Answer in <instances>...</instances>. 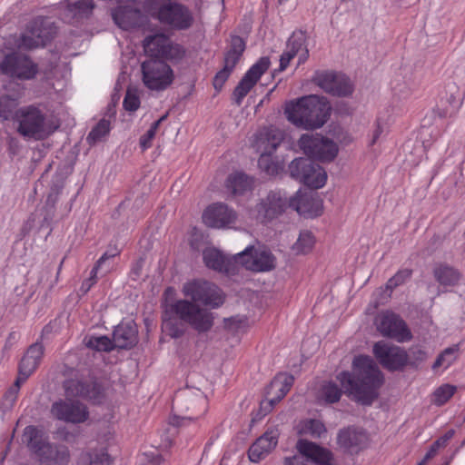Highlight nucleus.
Wrapping results in <instances>:
<instances>
[{"label": "nucleus", "instance_id": "obj_1", "mask_svg": "<svg viewBox=\"0 0 465 465\" xmlns=\"http://www.w3.org/2000/svg\"><path fill=\"white\" fill-rule=\"evenodd\" d=\"M182 292L191 301H176L170 304V312L198 332H206L211 330L213 325V313L200 308L196 303L199 302L213 308L221 306L224 302L221 289L210 282L194 279L186 282Z\"/></svg>", "mask_w": 465, "mask_h": 465}, {"label": "nucleus", "instance_id": "obj_2", "mask_svg": "<svg viewBox=\"0 0 465 465\" xmlns=\"http://www.w3.org/2000/svg\"><path fill=\"white\" fill-rule=\"evenodd\" d=\"M290 207L300 215L308 218L320 216L323 212V201L317 193L297 192L296 195L287 199L281 192H271L255 206L246 209L241 214L242 221L252 225L255 223H266L281 215Z\"/></svg>", "mask_w": 465, "mask_h": 465}, {"label": "nucleus", "instance_id": "obj_3", "mask_svg": "<svg viewBox=\"0 0 465 465\" xmlns=\"http://www.w3.org/2000/svg\"><path fill=\"white\" fill-rule=\"evenodd\" d=\"M353 374L343 371L339 374L346 392L356 401L370 405L378 397V390L383 383V375L370 356L360 355L352 362Z\"/></svg>", "mask_w": 465, "mask_h": 465}, {"label": "nucleus", "instance_id": "obj_4", "mask_svg": "<svg viewBox=\"0 0 465 465\" xmlns=\"http://www.w3.org/2000/svg\"><path fill=\"white\" fill-rule=\"evenodd\" d=\"M65 400L53 404L51 412L58 420L71 423L84 422L89 412L84 405L72 398L80 397L100 403L101 391L96 384L85 385L78 380H69L64 382Z\"/></svg>", "mask_w": 465, "mask_h": 465}, {"label": "nucleus", "instance_id": "obj_5", "mask_svg": "<svg viewBox=\"0 0 465 465\" xmlns=\"http://www.w3.org/2000/svg\"><path fill=\"white\" fill-rule=\"evenodd\" d=\"M331 106L324 96H302L286 103L284 114L289 122L304 130L322 128L329 120Z\"/></svg>", "mask_w": 465, "mask_h": 465}, {"label": "nucleus", "instance_id": "obj_6", "mask_svg": "<svg viewBox=\"0 0 465 465\" xmlns=\"http://www.w3.org/2000/svg\"><path fill=\"white\" fill-rule=\"evenodd\" d=\"M16 132L26 141H42L58 128L54 118L39 106L26 105L14 113Z\"/></svg>", "mask_w": 465, "mask_h": 465}, {"label": "nucleus", "instance_id": "obj_7", "mask_svg": "<svg viewBox=\"0 0 465 465\" xmlns=\"http://www.w3.org/2000/svg\"><path fill=\"white\" fill-rule=\"evenodd\" d=\"M143 7L147 15L175 30L188 29L193 23L192 12L174 0H145Z\"/></svg>", "mask_w": 465, "mask_h": 465}, {"label": "nucleus", "instance_id": "obj_8", "mask_svg": "<svg viewBox=\"0 0 465 465\" xmlns=\"http://www.w3.org/2000/svg\"><path fill=\"white\" fill-rule=\"evenodd\" d=\"M282 139V132L274 127L264 128L253 137L252 146L260 153L258 165L270 175L277 173L278 166L272 161L271 155L280 145Z\"/></svg>", "mask_w": 465, "mask_h": 465}, {"label": "nucleus", "instance_id": "obj_9", "mask_svg": "<svg viewBox=\"0 0 465 465\" xmlns=\"http://www.w3.org/2000/svg\"><path fill=\"white\" fill-rule=\"evenodd\" d=\"M24 440L40 457L42 460L63 464L68 461L69 450L66 448L57 450L46 442L44 433L35 426H27L24 430Z\"/></svg>", "mask_w": 465, "mask_h": 465}, {"label": "nucleus", "instance_id": "obj_10", "mask_svg": "<svg viewBox=\"0 0 465 465\" xmlns=\"http://www.w3.org/2000/svg\"><path fill=\"white\" fill-rule=\"evenodd\" d=\"M298 145L305 155L320 162H331L339 153L338 144L334 141L318 134H302Z\"/></svg>", "mask_w": 465, "mask_h": 465}, {"label": "nucleus", "instance_id": "obj_11", "mask_svg": "<svg viewBox=\"0 0 465 465\" xmlns=\"http://www.w3.org/2000/svg\"><path fill=\"white\" fill-rule=\"evenodd\" d=\"M143 82L153 91L167 89L174 80V72L165 62L151 59L142 64Z\"/></svg>", "mask_w": 465, "mask_h": 465}, {"label": "nucleus", "instance_id": "obj_12", "mask_svg": "<svg viewBox=\"0 0 465 465\" xmlns=\"http://www.w3.org/2000/svg\"><path fill=\"white\" fill-rule=\"evenodd\" d=\"M289 170L293 178L313 189L323 187L327 182L325 170L310 159L297 158L293 160Z\"/></svg>", "mask_w": 465, "mask_h": 465}, {"label": "nucleus", "instance_id": "obj_13", "mask_svg": "<svg viewBox=\"0 0 465 465\" xmlns=\"http://www.w3.org/2000/svg\"><path fill=\"white\" fill-rule=\"evenodd\" d=\"M56 34L54 24L44 18L33 21L21 35L17 42L19 49H33L43 46Z\"/></svg>", "mask_w": 465, "mask_h": 465}, {"label": "nucleus", "instance_id": "obj_14", "mask_svg": "<svg viewBox=\"0 0 465 465\" xmlns=\"http://www.w3.org/2000/svg\"><path fill=\"white\" fill-rule=\"evenodd\" d=\"M374 324L381 335L393 339L398 342H406L412 338L411 331L406 322L398 314L391 311L380 312L375 318Z\"/></svg>", "mask_w": 465, "mask_h": 465}, {"label": "nucleus", "instance_id": "obj_15", "mask_svg": "<svg viewBox=\"0 0 465 465\" xmlns=\"http://www.w3.org/2000/svg\"><path fill=\"white\" fill-rule=\"evenodd\" d=\"M300 455L285 460V465H331V452L316 443L300 440L297 443Z\"/></svg>", "mask_w": 465, "mask_h": 465}, {"label": "nucleus", "instance_id": "obj_16", "mask_svg": "<svg viewBox=\"0 0 465 465\" xmlns=\"http://www.w3.org/2000/svg\"><path fill=\"white\" fill-rule=\"evenodd\" d=\"M250 251V248H245L235 255L227 256L214 247H208L203 252V259L209 269L225 274H234L239 272L240 259L246 257Z\"/></svg>", "mask_w": 465, "mask_h": 465}, {"label": "nucleus", "instance_id": "obj_17", "mask_svg": "<svg viewBox=\"0 0 465 465\" xmlns=\"http://www.w3.org/2000/svg\"><path fill=\"white\" fill-rule=\"evenodd\" d=\"M312 82L325 93L339 97L349 96L354 90L346 75L331 71L316 72Z\"/></svg>", "mask_w": 465, "mask_h": 465}, {"label": "nucleus", "instance_id": "obj_18", "mask_svg": "<svg viewBox=\"0 0 465 465\" xmlns=\"http://www.w3.org/2000/svg\"><path fill=\"white\" fill-rule=\"evenodd\" d=\"M238 218L237 212L224 203H213L208 205L202 215L203 223L213 229L233 228Z\"/></svg>", "mask_w": 465, "mask_h": 465}, {"label": "nucleus", "instance_id": "obj_19", "mask_svg": "<svg viewBox=\"0 0 465 465\" xmlns=\"http://www.w3.org/2000/svg\"><path fill=\"white\" fill-rule=\"evenodd\" d=\"M372 351L380 363L388 370H400L408 363L409 356L404 349L384 341L376 342Z\"/></svg>", "mask_w": 465, "mask_h": 465}, {"label": "nucleus", "instance_id": "obj_20", "mask_svg": "<svg viewBox=\"0 0 465 465\" xmlns=\"http://www.w3.org/2000/svg\"><path fill=\"white\" fill-rule=\"evenodd\" d=\"M269 66V58L262 57L245 73L232 94L233 99L238 105L242 104L243 98L257 84L262 75L268 70Z\"/></svg>", "mask_w": 465, "mask_h": 465}, {"label": "nucleus", "instance_id": "obj_21", "mask_svg": "<svg viewBox=\"0 0 465 465\" xmlns=\"http://www.w3.org/2000/svg\"><path fill=\"white\" fill-rule=\"evenodd\" d=\"M37 73V64L28 55L16 53L8 54L4 74L20 80H31Z\"/></svg>", "mask_w": 465, "mask_h": 465}, {"label": "nucleus", "instance_id": "obj_22", "mask_svg": "<svg viewBox=\"0 0 465 465\" xmlns=\"http://www.w3.org/2000/svg\"><path fill=\"white\" fill-rule=\"evenodd\" d=\"M251 251L249 254L240 259L239 270L245 268L254 272H266L275 267V258L272 252L265 248L254 249L252 246H248Z\"/></svg>", "mask_w": 465, "mask_h": 465}, {"label": "nucleus", "instance_id": "obj_23", "mask_svg": "<svg viewBox=\"0 0 465 465\" xmlns=\"http://www.w3.org/2000/svg\"><path fill=\"white\" fill-rule=\"evenodd\" d=\"M130 4H119L120 5L112 12L114 23L124 30L141 26L147 21V17L140 10L131 8Z\"/></svg>", "mask_w": 465, "mask_h": 465}, {"label": "nucleus", "instance_id": "obj_24", "mask_svg": "<svg viewBox=\"0 0 465 465\" xmlns=\"http://www.w3.org/2000/svg\"><path fill=\"white\" fill-rule=\"evenodd\" d=\"M44 354V347L36 342L29 347L19 364V373L15 381L16 390L36 370Z\"/></svg>", "mask_w": 465, "mask_h": 465}, {"label": "nucleus", "instance_id": "obj_25", "mask_svg": "<svg viewBox=\"0 0 465 465\" xmlns=\"http://www.w3.org/2000/svg\"><path fill=\"white\" fill-rule=\"evenodd\" d=\"M338 444L348 452L359 453L367 448L369 444V436L361 429L347 428L340 431L338 435Z\"/></svg>", "mask_w": 465, "mask_h": 465}, {"label": "nucleus", "instance_id": "obj_26", "mask_svg": "<svg viewBox=\"0 0 465 465\" xmlns=\"http://www.w3.org/2000/svg\"><path fill=\"white\" fill-rule=\"evenodd\" d=\"M94 7L93 0H67L61 5L60 17L66 23L78 22L87 18Z\"/></svg>", "mask_w": 465, "mask_h": 465}, {"label": "nucleus", "instance_id": "obj_27", "mask_svg": "<svg viewBox=\"0 0 465 465\" xmlns=\"http://www.w3.org/2000/svg\"><path fill=\"white\" fill-rule=\"evenodd\" d=\"M295 56L299 58V64L305 62L308 57V50L304 45V39L302 35L293 34L288 39L286 49L281 55L280 71L285 70L292 59Z\"/></svg>", "mask_w": 465, "mask_h": 465}, {"label": "nucleus", "instance_id": "obj_28", "mask_svg": "<svg viewBox=\"0 0 465 465\" xmlns=\"http://www.w3.org/2000/svg\"><path fill=\"white\" fill-rule=\"evenodd\" d=\"M293 381V377L287 373L277 374L267 389V400L262 401V404H269L272 407L279 402L289 392Z\"/></svg>", "mask_w": 465, "mask_h": 465}, {"label": "nucleus", "instance_id": "obj_29", "mask_svg": "<svg viewBox=\"0 0 465 465\" xmlns=\"http://www.w3.org/2000/svg\"><path fill=\"white\" fill-rule=\"evenodd\" d=\"M277 442V434L274 431H266L250 447L249 459L252 462H259L276 447Z\"/></svg>", "mask_w": 465, "mask_h": 465}, {"label": "nucleus", "instance_id": "obj_30", "mask_svg": "<svg viewBox=\"0 0 465 465\" xmlns=\"http://www.w3.org/2000/svg\"><path fill=\"white\" fill-rule=\"evenodd\" d=\"M137 327L134 322H122L114 331V346L120 349L132 348L137 342Z\"/></svg>", "mask_w": 465, "mask_h": 465}, {"label": "nucleus", "instance_id": "obj_31", "mask_svg": "<svg viewBox=\"0 0 465 465\" xmlns=\"http://www.w3.org/2000/svg\"><path fill=\"white\" fill-rule=\"evenodd\" d=\"M252 187L253 180L240 172L231 173L225 181V188L235 197L245 195Z\"/></svg>", "mask_w": 465, "mask_h": 465}, {"label": "nucleus", "instance_id": "obj_32", "mask_svg": "<svg viewBox=\"0 0 465 465\" xmlns=\"http://www.w3.org/2000/svg\"><path fill=\"white\" fill-rule=\"evenodd\" d=\"M297 433L301 436L320 438L326 432L324 423L317 419H304L295 426Z\"/></svg>", "mask_w": 465, "mask_h": 465}, {"label": "nucleus", "instance_id": "obj_33", "mask_svg": "<svg viewBox=\"0 0 465 465\" xmlns=\"http://www.w3.org/2000/svg\"><path fill=\"white\" fill-rule=\"evenodd\" d=\"M169 38L163 34H157L143 40V49L151 57L160 58L167 47Z\"/></svg>", "mask_w": 465, "mask_h": 465}, {"label": "nucleus", "instance_id": "obj_34", "mask_svg": "<svg viewBox=\"0 0 465 465\" xmlns=\"http://www.w3.org/2000/svg\"><path fill=\"white\" fill-rule=\"evenodd\" d=\"M316 400L319 403H333L340 400L341 391L331 381H324L316 390Z\"/></svg>", "mask_w": 465, "mask_h": 465}, {"label": "nucleus", "instance_id": "obj_35", "mask_svg": "<svg viewBox=\"0 0 465 465\" xmlns=\"http://www.w3.org/2000/svg\"><path fill=\"white\" fill-rule=\"evenodd\" d=\"M169 314L174 313L170 312V304H166L165 314L162 323L163 331L174 339L183 336L186 329L184 324L178 319L169 316Z\"/></svg>", "mask_w": 465, "mask_h": 465}, {"label": "nucleus", "instance_id": "obj_36", "mask_svg": "<svg viewBox=\"0 0 465 465\" xmlns=\"http://www.w3.org/2000/svg\"><path fill=\"white\" fill-rule=\"evenodd\" d=\"M315 237L310 231L300 232L297 241L292 246V251L296 255H302L311 252L315 245Z\"/></svg>", "mask_w": 465, "mask_h": 465}, {"label": "nucleus", "instance_id": "obj_37", "mask_svg": "<svg viewBox=\"0 0 465 465\" xmlns=\"http://www.w3.org/2000/svg\"><path fill=\"white\" fill-rule=\"evenodd\" d=\"M459 351L460 346L458 344L445 349L436 359L432 365V370L435 371L439 369H441L442 371L447 370L457 360Z\"/></svg>", "mask_w": 465, "mask_h": 465}, {"label": "nucleus", "instance_id": "obj_38", "mask_svg": "<svg viewBox=\"0 0 465 465\" xmlns=\"http://www.w3.org/2000/svg\"><path fill=\"white\" fill-rule=\"evenodd\" d=\"M225 329L234 335L245 333L251 327V322L246 316L236 315L224 319Z\"/></svg>", "mask_w": 465, "mask_h": 465}, {"label": "nucleus", "instance_id": "obj_39", "mask_svg": "<svg viewBox=\"0 0 465 465\" xmlns=\"http://www.w3.org/2000/svg\"><path fill=\"white\" fill-rule=\"evenodd\" d=\"M112 459L105 450L84 452L78 459V465H110Z\"/></svg>", "mask_w": 465, "mask_h": 465}, {"label": "nucleus", "instance_id": "obj_40", "mask_svg": "<svg viewBox=\"0 0 465 465\" xmlns=\"http://www.w3.org/2000/svg\"><path fill=\"white\" fill-rule=\"evenodd\" d=\"M457 391V387L451 384H442L433 391L431 402L436 406L447 403Z\"/></svg>", "mask_w": 465, "mask_h": 465}, {"label": "nucleus", "instance_id": "obj_41", "mask_svg": "<svg viewBox=\"0 0 465 465\" xmlns=\"http://www.w3.org/2000/svg\"><path fill=\"white\" fill-rule=\"evenodd\" d=\"M21 92L14 95H4L0 97V119L7 120L13 118V111L17 105V101L21 96Z\"/></svg>", "mask_w": 465, "mask_h": 465}, {"label": "nucleus", "instance_id": "obj_42", "mask_svg": "<svg viewBox=\"0 0 465 465\" xmlns=\"http://www.w3.org/2000/svg\"><path fill=\"white\" fill-rule=\"evenodd\" d=\"M436 280L442 285H454L459 280V273L452 268L439 266L434 270Z\"/></svg>", "mask_w": 465, "mask_h": 465}, {"label": "nucleus", "instance_id": "obj_43", "mask_svg": "<svg viewBox=\"0 0 465 465\" xmlns=\"http://www.w3.org/2000/svg\"><path fill=\"white\" fill-rule=\"evenodd\" d=\"M85 345L88 348L97 351H110L115 347L114 340L112 341L110 338L104 335L90 336L86 338Z\"/></svg>", "mask_w": 465, "mask_h": 465}, {"label": "nucleus", "instance_id": "obj_44", "mask_svg": "<svg viewBox=\"0 0 465 465\" xmlns=\"http://www.w3.org/2000/svg\"><path fill=\"white\" fill-rule=\"evenodd\" d=\"M167 115H163L157 121L153 122L147 132L140 137L139 145L143 152L146 151L152 146L153 140L159 129L161 123L165 120Z\"/></svg>", "mask_w": 465, "mask_h": 465}, {"label": "nucleus", "instance_id": "obj_45", "mask_svg": "<svg viewBox=\"0 0 465 465\" xmlns=\"http://www.w3.org/2000/svg\"><path fill=\"white\" fill-rule=\"evenodd\" d=\"M110 132V122L105 119H102L98 124L91 130L87 136L89 143H95L104 139Z\"/></svg>", "mask_w": 465, "mask_h": 465}, {"label": "nucleus", "instance_id": "obj_46", "mask_svg": "<svg viewBox=\"0 0 465 465\" xmlns=\"http://www.w3.org/2000/svg\"><path fill=\"white\" fill-rule=\"evenodd\" d=\"M185 55V50L178 44H173L170 39L168 40L167 47L163 51L161 59H165L173 63L181 61Z\"/></svg>", "mask_w": 465, "mask_h": 465}, {"label": "nucleus", "instance_id": "obj_47", "mask_svg": "<svg viewBox=\"0 0 465 465\" xmlns=\"http://www.w3.org/2000/svg\"><path fill=\"white\" fill-rule=\"evenodd\" d=\"M391 84L394 94L400 98L406 99L412 94V87L411 83L401 79V77L394 78Z\"/></svg>", "mask_w": 465, "mask_h": 465}, {"label": "nucleus", "instance_id": "obj_48", "mask_svg": "<svg viewBox=\"0 0 465 465\" xmlns=\"http://www.w3.org/2000/svg\"><path fill=\"white\" fill-rule=\"evenodd\" d=\"M411 276V270L403 269L397 272L387 282V289L392 290L401 284H403Z\"/></svg>", "mask_w": 465, "mask_h": 465}, {"label": "nucleus", "instance_id": "obj_49", "mask_svg": "<svg viewBox=\"0 0 465 465\" xmlns=\"http://www.w3.org/2000/svg\"><path fill=\"white\" fill-rule=\"evenodd\" d=\"M140 106V99L135 92L128 90L124 99V107L126 111L134 112Z\"/></svg>", "mask_w": 465, "mask_h": 465}, {"label": "nucleus", "instance_id": "obj_50", "mask_svg": "<svg viewBox=\"0 0 465 465\" xmlns=\"http://www.w3.org/2000/svg\"><path fill=\"white\" fill-rule=\"evenodd\" d=\"M232 73V70H230L224 66L223 67V69H221L219 72H217V74H215V76L213 78V87L217 92H220L223 89L225 82L228 80V78Z\"/></svg>", "mask_w": 465, "mask_h": 465}, {"label": "nucleus", "instance_id": "obj_51", "mask_svg": "<svg viewBox=\"0 0 465 465\" xmlns=\"http://www.w3.org/2000/svg\"><path fill=\"white\" fill-rule=\"evenodd\" d=\"M244 49H245V43H244L243 39L237 35L232 36L231 43H230V48L228 51H231V52H233V53H236V54H239L242 55Z\"/></svg>", "mask_w": 465, "mask_h": 465}, {"label": "nucleus", "instance_id": "obj_52", "mask_svg": "<svg viewBox=\"0 0 465 465\" xmlns=\"http://www.w3.org/2000/svg\"><path fill=\"white\" fill-rule=\"evenodd\" d=\"M241 54L227 51L224 57V67L233 71L236 64L239 62L241 58Z\"/></svg>", "mask_w": 465, "mask_h": 465}, {"label": "nucleus", "instance_id": "obj_53", "mask_svg": "<svg viewBox=\"0 0 465 465\" xmlns=\"http://www.w3.org/2000/svg\"><path fill=\"white\" fill-rule=\"evenodd\" d=\"M411 357L413 360V363L421 362L427 359V353L420 347H412L410 350Z\"/></svg>", "mask_w": 465, "mask_h": 465}, {"label": "nucleus", "instance_id": "obj_54", "mask_svg": "<svg viewBox=\"0 0 465 465\" xmlns=\"http://www.w3.org/2000/svg\"><path fill=\"white\" fill-rule=\"evenodd\" d=\"M455 434V430H448L443 436H441L440 438H439L434 443L433 445L435 446V448H437L438 450L441 449V448H444L447 446L448 442L453 438Z\"/></svg>", "mask_w": 465, "mask_h": 465}, {"label": "nucleus", "instance_id": "obj_55", "mask_svg": "<svg viewBox=\"0 0 465 465\" xmlns=\"http://www.w3.org/2000/svg\"><path fill=\"white\" fill-rule=\"evenodd\" d=\"M97 271V267H94L92 269L90 277L82 283L81 291H83L84 292H87L91 289V287L95 283Z\"/></svg>", "mask_w": 465, "mask_h": 465}, {"label": "nucleus", "instance_id": "obj_56", "mask_svg": "<svg viewBox=\"0 0 465 465\" xmlns=\"http://www.w3.org/2000/svg\"><path fill=\"white\" fill-rule=\"evenodd\" d=\"M120 252L118 251V249L116 247L113 248V249H110L108 251H106L101 257L100 259L97 261L96 264L94 265V267H97V270L102 266V264L107 261L108 259H112L117 255H119Z\"/></svg>", "mask_w": 465, "mask_h": 465}, {"label": "nucleus", "instance_id": "obj_57", "mask_svg": "<svg viewBox=\"0 0 465 465\" xmlns=\"http://www.w3.org/2000/svg\"><path fill=\"white\" fill-rule=\"evenodd\" d=\"M381 134H382V128L380 124H378L372 133V136L370 141L371 146H372L373 144L376 143V142L378 141V139L380 138Z\"/></svg>", "mask_w": 465, "mask_h": 465}, {"label": "nucleus", "instance_id": "obj_58", "mask_svg": "<svg viewBox=\"0 0 465 465\" xmlns=\"http://www.w3.org/2000/svg\"><path fill=\"white\" fill-rule=\"evenodd\" d=\"M438 450H439L437 448H435V446L432 444L431 447L430 448V450L425 454L423 459L427 461L430 460L437 454Z\"/></svg>", "mask_w": 465, "mask_h": 465}, {"label": "nucleus", "instance_id": "obj_59", "mask_svg": "<svg viewBox=\"0 0 465 465\" xmlns=\"http://www.w3.org/2000/svg\"><path fill=\"white\" fill-rule=\"evenodd\" d=\"M7 56L4 51L0 50V72L4 73V67L7 64Z\"/></svg>", "mask_w": 465, "mask_h": 465}, {"label": "nucleus", "instance_id": "obj_60", "mask_svg": "<svg viewBox=\"0 0 465 465\" xmlns=\"http://www.w3.org/2000/svg\"><path fill=\"white\" fill-rule=\"evenodd\" d=\"M187 418H180V417H173L171 420V423L176 426H182L185 424V421L187 420Z\"/></svg>", "mask_w": 465, "mask_h": 465}, {"label": "nucleus", "instance_id": "obj_61", "mask_svg": "<svg viewBox=\"0 0 465 465\" xmlns=\"http://www.w3.org/2000/svg\"><path fill=\"white\" fill-rule=\"evenodd\" d=\"M174 293V290L173 288H168L165 291V296L173 295Z\"/></svg>", "mask_w": 465, "mask_h": 465}, {"label": "nucleus", "instance_id": "obj_62", "mask_svg": "<svg viewBox=\"0 0 465 465\" xmlns=\"http://www.w3.org/2000/svg\"><path fill=\"white\" fill-rule=\"evenodd\" d=\"M118 4H124V3H134L136 2V0H116Z\"/></svg>", "mask_w": 465, "mask_h": 465}, {"label": "nucleus", "instance_id": "obj_63", "mask_svg": "<svg viewBox=\"0 0 465 465\" xmlns=\"http://www.w3.org/2000/svg\"><path fill=\"white\" fill-rule=\"evenodd\" d=\"M427 462H428L427 460L422 459V460H420L419 463H417V465H425Z\"/></svg>", "mask_w": 465, "mask_h": 465}, {"label": "nucleus", "instance_id": "obj_64", "mask_svg": "<svg viewBox=\"0 0 465 465\" xmlns=\"http://www.w3.org/2000/svg\"><path fill=\"white\" fill-rule=\"evenodd\" d=\"M199 401H200L201 402H203V404H205V399H203V397H201V398L199 399Z\"/></svg>", "mask_w": 465, "mask_h": 465}]
</instances>
